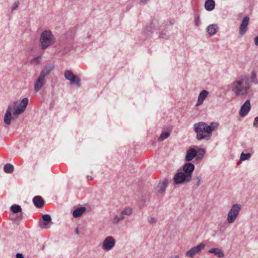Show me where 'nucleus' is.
I'll return each mask as SVG.
<instances>
[{
  "mask_svg": "<svg viewBox=\"0 0 258 258\" xmlns=\"http://www.w3.org/2000/svg\"><path fill=\"white\" fill-rule=\"evenodd\" d=\"M19 1H16L13 4L12 8H11V11L13 12L14 10H16L18 9L19 6Z\"/></svg>",
  "mask_w": 258,
  "mask_h": 258,
  "instance_id": "nucleus-30",
  "label": "nucleus"
},
{
  "mask_svg": "<svg viewBox=\"0 0 258 258\" xmlns=\"http://www.w3.org/2000/svg\"><path fill=\"white\" fill-rule=\"evenodd\" d=\"M250 157H251L250 153L245 154L243 152H242L240 155L241 160L244 161V160H248L250 158Z\"/></svg>",
  "mask_w": 258,
  "mask_h": 258,
  "instance_id": "nucleus-29",
  "label": "nucleus"
},
{
  "mask_svg": "<svg viewBox=\"0 0 258 258\" xmlns=\"http://www.w3.org/2000/svg\"><path fill=\"white\" fill-rule=\"evenodd\" d=\"M64 78L70 81L71 84H75L78 87H81V80L76 75H74L71 70H67L64 72Z\"/></svg>",
  "mask_w": 258,
  "mask_h": 258,
  "instance_id": "nucleus-9",
  "label": "nucleus"
},
{
  "mask_svg": "<svg viewBox=\"0 0 258 258\" xmlns=\"http://www.w3.org/2000/svg\"><path fill=\"white\" fill-rule=\"evenodd\" d=\"M115 241L112 236L106 237L102 243V248L105 250L111 249L115 245Z\"/></svg>",
  "mask_w": 258,
  "mask_h": 258,
  "instance_id": "nucleus-11",
  "label": "nucleus"
},
{
  "mask_svg": "<svg viewBox=\"0 0 258 258\" xmlns=\"http://www.w3.org/2000/svg\"><path fill=\"white\" fill-rule=\"evenodd\" d=\"M209 252L214 253L219 258H223L224 256V252L219 248H212L209 250Z\"/></svg>",
  "mask_w": 258,
  "mask_h": 258,
  "instance_id": "nucleus-19",
  "label": "nucleus"
},
{
  "mask_svg": "<svg viewBox=\"0 0 258 258\" xmlns=\"http://www.w3.org/2000/svg\"><path fill=\"white\" fill-rule=\"evenodd\" d=\"M149 0H140V3H144V4H146L147 3V2Z\"/></svg>",
  "mask_w": 258,
  "mask_h": 258,
  "instance_id": "nucleus-41",
  "label": "nucleus"
},
{
  "mask_svg": "<svg viewBox=\"0 0 258 258\" xmlns=\"http://www.w3.org/2000/svg\"><path fill=\"white\" fill-rule=\"evenodd\" d=\"M133 209L130 207H126L120 213L122 215L130 216L132 214Z\"/></svg>",
  "mask_w": 258,
  "mask_h": 258,
  "instance_id": "nucleus-24",
  "label": "nucleus"
},
{
  "mask_svg": "<svg viewBox=\"0 0 258 258\" xmlns=\"http://www.w3.org/2000/svg\"><path fill=\"white\" fill-rule=\"evenodd\" d=\"M86 210V208L84 207H81L77 208L74 210L73 215L75 218L80 217Z\"/></svg>",
  "mask_w": 258,
  "mask_h": 258,
  "instance_id": "nucleus-22",
  "label": "nucleus"
},
{
  "mask_svg": "<svg viewBox=\"0 0 258 258\" xmlns=\"http://www.w3.org/2000/svg\"><path fill=\"white\" fill-rule=\"evenodd\" d=\"M241 161H242V160H241V158H240V160L237 162V164L238 165H239L241 163Z\"/></svg>",
  "mask_w": 258,
  "mask_h": 258,
  "instance_id": "nucleus-43",
  "label": "nucleus"
},
{
  "mask_svg": "<svg viewBox=\"0 0 258 258\" xmlns=\"http://www.w3.org/2000/svg\"><path fill=\"white\" fill-rule=\"evenodd\" d=\"M11 211L14 213H18L22 211V208L19 205H13L11 207Z\"/></svg>",
  "mask_w": 258,
  "mask_h": 258,
  "instance_id": "nucleus-26",
  "label": "nucleus"
},
{
  "mask_svg": "<svg viewBox=\"0 0 258 258\" xmlns=\"http://www.w3.org/2000/svg\"><path fill=\"white\" fill-rule=\"evenodd\" d=\"M159 37L160 38H165V39H167V36H166V33H161L160 35H159Z\"/></svg>",
  "mask_w": 258,
  "mask_h": 258,
  "instance_id": "nucleus-35",
  "label": "nucleus"
},
{
  "mask_svg": "<svg viewBox=\"0 0 258 258\" xmlns=\"http://www.w3.org/2000/svg\"><path fill=\"white\" fill-rule=\"evenodd\" d=\"M251 84H250L249 77L246 75L239 76L230 84L231 90L236 96H242L247 95Z\"/></svg>",
  "mask_w": 258,
  "mask_h": 258,
  "instance_id": "nucleus-2",
  "label": "nucleus"
},
{
  "mask_svg": "<svg viewBox=\"0 0 258 258\" xmlns=\"http://www.w3.org/2000/svg\"><path fill=\"white\" fill-rule=\"evenodd\" d=\"M183 172L186 173V174H189L191 175V178L192 177V172L195 169V165L189 162L185 163L183 166Z\"/></svg>",
  "mask_w": 258,
  "mask_h": 258,
  "instance_id": "nucleus-15",
  "label": "nucleus"
},
{
  "mask_svg": "<svg viewBox=\"0 0 258 258\" xmlns=\"http://www.w3.org/2000/svg\"><path fill=\"white\" fill-rule=\"evenodd\" d=\"M55 42V37L51 31L44 30L41 33L39 39L40 47L41 49L45 50Z\"/></svg>",
  "mask_w": 258,
  "mask_h": 258,
  "instance_id": "nucleus-4",
  "label": "nucleus"
},
{
  "mask_svg": "<svg viewBox=\"0 0 258 258\" xmlns=\"http://www.w3.org/2000/svg\"><path fill=\"white\" fill-rule=\"evenodd\" d=\"M251 108L249 100H247L241 106L239 114L241 117L245 116L249 112Z\"/></svg>",
  "mask_w": 258,
  "mask_h": 258,
  "instance_id": "nucleus-13",
  "label": "nucleus"
},
{
  "mask_svg": "<svg viewBox=\"0 0 258 258\" xmlns=\"http://www.w3.org/2000/svg\"><path fill=\"white\" fill-rule=\"evenodd\" d=\"M219 29V27L216 24H211L207 28V32L211 36L214 35Z\"/></svg>",
  "mask_w": 258,
  "mask_h": 258,
  "instance_id": "nucleus-20",
  "label": "nucleus"
},
{
  "mask_svg": "<svg viewBox=\"0 0 258 258\" xmlns=\"http://www.w3.org/2000/svg\"><path fill=\"white\" fill-rule=\"evenodd\" d=\"M169 135L170 134L168 132H163L158 138V141L161 142L163 141L167 138L169 136Z\"/></svg>",
  "mask_w": 258,
  "mask_h": 258,
  "instance_id": "nucleus-28",
  "label": "nucleus"
},
{
  "mask_svg": "<svg viewBox=\"0 0 258 258\" xmlns=\"http://www.w3.org/2000/svg\"><path fill=\"white\" fill-rule=\"evenodd\" d=\"M87 178L90 180H93V177L91 176H87Z\"/></svg>",
  "mask_w": 258,
  "mask_h": 258,
  "instance_id": "nucleus-44",
  "label": "nucleus"
},
{
  "mask_svg": "<svg viewBox=\"0 0 258 258\" xmlns=\"http://www.w3.org/2000/svg\"><path fill=\"white\" fill-rule=\"evenodd\" d=\"M253 126L254 128H257L258 127V116L254 118L253 123Z\"/></svg>",
  "mask_w": 258,
  "mask_h": 258,
  "instance_id": "nucleus-33",
  "label": "nucleus"
},
{
  "mask_svg": "<svg viewBox=\"0 0 258 258\" xmlns=\"http://www.w3.org/2000/svg\"><path fill=\"white\" fill-rule=\"evenodd\" d=\"M249 18L247 16L245 17L242 20V22L239 27V34L241 36L244 35L247 31V26L249 24Z\"/></svg>",
  "mask_w": 258,
  "mask_h": 258,
  "instance_id": "nucleus-14",
  "label": "nucleus"
},
{
  "mask_svg": "<svg viewBox=\"0 0 258 258\" xmlns=\"http://www.w3.org/2000/svg\"><path fill=\"white\" fill-rule=\"evenodd\" d=\"M124 218L125 217L119 213L118 215H115L113 217L112 219V222L114 224H116L124 219Z\"/></svg>",
  "mask_w": 258,
  "mask_h": 258,
  "instance_id": "nucleus-23",
  "label": "nucleus"
},
{
  "mask_svg": "<svg viewBox=\"0 0 258 258\" xmlns=\"http://www.w3.org/2000/svg\"><path fill=\"white\" fill-rule=\"evenodd\" d=\"M75 233L77 234H79L80 232H79V229L78 228H77L75 230Z\"/></svg>",
  "mask_w": 258,
  "mask_h": 258,
  "instance_id": "nucleus-42",
  "label": "nucleus"
},
{
  "mask_svg": "<svg viewBox=\"0 0 258 258\" xmlns=\"http://www.w3.org/2000/svg\"><path fill=\"white\" fill-rule=\"evenodd\" d=\"M254 42L256 46H258V36L254 38Z\"/></svg>",
  "mask_w": 258,
  "mask_h": 258,
  "instance_id": "nucleus-39",
  "label": "nucleus"
},
{
  "mask_svg": "<svg viewBox=\"0 0 258 258\" xmlns=\"http://www.w3.org/2000/svg\"><path fill=\"white\" fill-rule=\"evenodd\" d=\"M205 153L206 151L203 148H198L197 150L193 148H189L186 151L185 160L189 162L195 158L197 162H200L203 159Z\"/></svg>",
  "mask_w": 258,
  "mask_h": 258,
  "instance_id": "nucleus-6",
  "label": "nucleus"
},
{
  "mask_svg": "<svg viewBox=\"0 0 258 258\" xmlns=\"http://www.w3.org/2000/svg\"><path fill=\"white\" fill-rule=\"evenodd\" d=\"M209 94V92L205 90H202L199 96L197 103L196 104V106H199L203 104L205 99L207 98V96Z\"/></svg>",
  "mask_w": 258,
  "mask_h": 258,
  "instance_id": "nucleus-17",
  "label": "nucleus"
},
{
  "mask_svg": "<svg viewBox=\"0 0 258 258\" xmlns=\"http://www.w3.org/2000/svg\"><path fill=\"white\" fill-rule=\"evenodd\" d=\"M16 258H25L22 253H18L16 254Z\"/></svg>",
  "mask_w": 258,
  "mask_h": 258,
  "instance_id": "nucleus-38",
  "label": "nucleus"
},
{
  "mask_svg": "<svg viewBox=\"0 0 258 258\" xmlns=\"http://www.w3.org/2000/svg\"><path fill=\"white\" fill-rule=\"evenodd\" d=\"M195 25L197 27L199 26V25H200V17L199 16H198L196 18H195Z\"/></svg>",
  "mask_w": 258,
  "mask_h": 258,
  "instance_id": "nucleus-34",
  "label": "nucleus"
},
{
  "mask_svg": "<svg viewBox=\"0 0 258 258\" xmlns=\"http://www.w3.org/2000/svg\"><path fill=\"white\" fill-rule=\"evenodd\" d=\"M218 126V123L216 122H211L209 125L203 121L194 124V129L197 134V139L199 141L203 139L207 141L210 140L212 133Z\"/></svg>",
  "mask_w": 258,
  "mask_h": 258,
  "instance_id": "nucleus-1",
  "label": "nucleus"
},
{
  "mask_svg": "<svg viewBox=\"0 0 258 258\" xmlns=\"http://www.w3.org/2000/svg\"><path fill=\"white\" fill-rule=\"evenodd\" d=\"M215 3L214 0H206L205 4V9L208 11H211L214 9Z\"/></svg>",
  "mask_w": 258,
  "mask_h": 258,
  "instance_id": "nucleus-21",
  "label": "nucleus"
},
{
  "mask_svg": "<svg viewBox=\"0 0 258 258\" xmlns=\"http://www.w3.org/2000/svg\"><path fill=\"white\" fill-rule=\"evenodd\" d=\"M42 221L41 222V227L44 228H47L49 227L48 225L50 223H52L51 218L49 215L44 214L42 216Z\"/></svg>",
  "mask_w": 258,
  "mask_h": 258,
  "instance_id": "nucleus-18",
  "label": "nucleus"
},
{
  "mask_svg": "<svg viewBox=\"0 0 258 258\" xmlns=\"http://www.w3.org/2000/svg\"><path fill=\"white\" fill-rule=\"evenodd\" d=\"M241 208V206L239 204H235L232 205L227 214L226 220L228 223L232 224L235 221Z\"/></svg>",
  "mask_w": 258,
  "mask_h": 258,
  "instance_id": "nucleus-7",
  "label": "nucleus"
},
{
  "mask_svg": "<svg viewBox=\"0 0 258 258\" xmlns=\"http://www.w3.org/2000/svg\"><path fill=\"white\" fill-rule=\"evenodd\" d=\"M168 184V180L167 178H164L160 181L155 188L156 192L159 194H164L165 192Z\"/></svg>",
  "mask_w": 258,
  "mask_h": 258,
  "instance_id": "nucleus-12",
  "label": "nucleus"
},
{
  "mask_svg": "<svg viewBox=\"0 0 258 258\" xmlns=\"http://www.w3.org/2000/svg\"><path fill=\"white\" fill-rule=\"evenodd\" d=\"M191 175L186 174L182 171H178L173 177L174 184H184L191 180Z\"/></svg>",
  "mask_w": 258,
  "mask_h": 258,
  "instance_id": "nucleus-8",
  "label": "nucleus"
},
{
  "mask_svg": "<svg viewBox=\"0 0 258 258\" xmlns=\"http://www.w3.org/2000/svg\"><path fill=\"white\" fill-rule=\"evenodd\" d=\"M41 56H39L33 58L31 62L32 63H36L38 64L40 62Z\"/></svg>",
  "mask_w": 258,
  "mask_h": 258,
  "instance_id": "nucleus-31",
  "label": "nucleus"
},
{
  "mask_svg": "<svg viewBox=\"0 0 258 258\" xmlns=\"http://www.w3.org/2000/svg\"><path fill=\"white\" fill-rule=\"evenodd\" d=\"M195 178L196 180L197 185V186H199L201 184V178L199 176H196Z\"/></svg>",
  "mask_w": 258,
  "mask_h": 258,
  "instance_id": "nucleus-32",
  "label": "nucleus"
},
{
  "mask_svg": "<svg viewBox=\"0 0 258 258\" xmlns=\"http://www.w3.org/2000/svg\"><path fill=\"white\" fill-rule=\"evenodd\" d=\"M14 166L9 163L6 164L4 167V171L7 173H11L14 171Z\"/></svg>",
  "mask_w": 258,
  "mask_h": 258,
  "instance_id": "nucleus-25",
  "label": "nucleus"
},
{
  "mask_svg": "<svg viewBox=\"0 0 258 258\" xmlns=\"http://www.w3.org/2000/svg\"><path fill=\"white\" fill-rule=\"evenodd\" d=\"M206 245L204 243H201L197 246H194L185 253V256L187 257L193 258L194 256L200 253L204 249Z\"/></svg>",
  "mask_w": 258,
  "mask_h": 258,
  "instance_id": "nucleus-10",
  "label": "nucleus"
},
{
  "mask_svg": "<svg viewBox=\"0 0 258 258\" xmlns=\"http://www.w3.org/2000/svg\"><path fill=\"white\" fill-rule=\"evenodd\" d=\"M33 202L35 206L38 208H42L44 207L45 202L40 196H37L33 198Z\"/></svg>",
  "mask_w": 258,
  "mask_h": 258,
  "instance_id": "nucleus-16",
  "label": "nucleus"
},
{
  "mask_svg": "<svg viewBox=\"0 0 258 258\" xmlns=\"http://www.w3.org/2000/svg\"><path fill=\"white\" fill-rule=\"evenodd\" d=\"M54 69L53 65L45 67L41 71L39 76L34 84V90L39 92L45 84V77Z\"/></svg>",
  "mask_w": 258,
  "mask_h": 258,
  "instance_id": "nucleus-5",
  "label": "nucleus"
},
{
  "mask_svg": "<svg viewBox=\"0 0 258 258\" xmlns=\"http://www.w3.org/2000/svg\"><path fill=\"white\" fill-rule=\"evenodd\" d=\"M169 258H179V256L178 255H175L174 256H171Z\"/></svg>",
  "mask_w": 258,
  "mask_h": 258,
  "instance_id": "nucleus-40",
  "label": "nucleus"
},
{
  "mask_svg": "<svg viewBox=\"0 0 258 258\" xmlns=\"http://www.w3.org/2000/svg\"><path fill=\"white\" fill-rule=\"evenodd\" d=\"M250 84L254 83L255 84H257L258 83V81L256 79V75L255 73L252 72L251 73V75L250 77H249Z\"/></svg>",
  "mask_w": 258,
  "mask_h": 258,
  "instance_id": "nucleus-27",
  "label": "nucleus"
},
{
  "mask_svg": "<svg viewBox=\"0 0 258 258\" xmlns=\"http://www.w3.org/2000/svg\"><path fill=\"white\" fill-rule=\"evenodd\" d=\"M157 221V220L155 218H151L150 219V223L151 224H153V223H155Z\"/></svg>",
  "mask_w": 258,
  "mask_h": 258,
  "instance_id": "nucleus-36",
  "label": "nucleus"
},
{
  "mask_svg": "<svg viewBox=\"0 0 258 258\" xmlns=\"http://www.w3.org/2000/svg\"><path fill=\"white\" fill-rule=\"evenodd\" d=\"M151 26H147L146 28V29H145V31L147 33H148V32H151Z\"/></svg>",
  "mask_w": 258,
  "mask_h": 258,
  "instance_id": "nucleus-37",
  "label": "nucleus"
},
{
  "mask_svg": "<svg viewBox=\"0 0 258 258\" xmlns=\"http://www.w3.org/2000/svg\"><path fill=\"white\" fill-rule=\"evenodd\" d=\"M29 100L27 98L23 99L18 104V101H16L8 105L4 116V122L7 125H10L12 118V112H13L14 115H18L23 113L28 104Z\"/></svg>",
  "mask_w": 258,
  "mask_h": 258,
  "instance_id": "nucleus-3",
  "label": "nucleus"
}]
</instances>
